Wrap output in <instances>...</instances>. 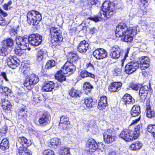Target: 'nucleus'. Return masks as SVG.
<instances>
[{
	"instance_id": "nucleus-57",
	"label": "nucleus",
	"mask_w": 155,
	"mask_h": 155,
	"mask_svg": "<svg viewBox=\"0 0 155 155\" xmlns=\"http://www.w3.org/2000/svg\"><path fill=\"white\" fill-rule=\"evenodd\" d=\"M129 48H128L127 50H126V52L125 53L124 58L122 59L121 60V62L122 63L121 65H122V66H123L124 62V61L125 60V59H126L127 57H128V54L129 53Z\"/></svg>"
},
{
	"instance_id": "nucleus-6",
	"label": "nucleus",
	"mask_w": 155,
	"mask_h": 155,
	"mask_svg": "<svg viewBox=\"0 0 155 155\" xmlns=\"http://www.w3.org/2000/svg\"><path fill=\"white\" fill-rule=\"evenodd\" d=\"M16 43L19 48L23 50L28 49L29 50L30 48H28L29 45V38L24 36H17L15 38Z\"/></svg>"
},
{
	"instance_id": "nucleus-54",
	"label": "nucleus",
	"mask_w": 155,
	"mask_h": 155,
	"mask_svg": "<svg viewBox=\"0 0 155 155\" xmlns=\"http://www.w3.org/2000/svg\"><path fill=\"white\" fill-rule=\"evenodd\" d=\"M19 48H16L15 49L14 51L15 54L19 56L21 55L23 53V49Z\"/></svg>"
},
{
	"instance_id": "nucleus-29",
	"label": "nucleus",
	"mask_w": 155,
	"mask_h": 155,
	"mask_svg": "<svg viewBox=\"0 0 155 155\" xmlns=\"http://www.w3.org/2000/svg\"><path fill=\"white\" fill-rule=\"evenodd\" d=\"M134 131H133V134L135 139H137L143 132V127L142 124L140 123L137 125L134 128Z\"/></svg>"
},
{
	"instance_id": "nucleus-62",
	"label": "nucleus",
	"mask_w": 155,
	"mask_h": 155,
	"mask_svg": "<svg viewBox=\"0 0 155 155\" xmlns=\"http://www.w3.org/2000/svg\"><path fill=\"white\" fill-rule=\"evenodd\" d=\"M1 75L3 77V79L6 81H8V80L7 78V76L6 73L4 72H2L1 73Z\"/></svg>"
},
{
	"instance_id": "nucleus-37",
	"label": "nucleus",
	"mask_w": 155,
	"mask_h": 155,
	"mask_svg": "<svg viewBox=\"0 0 155 155\" xmlns=\"http://www.w3.org/2000/svg\"><path fill=\"white\" fill-rule=\"evenodd\" d=\"M147 117L151 118L155 117V111L152 110L150 108V105H148L146 107Z\"/></svg>"
},
{
	"instance_id": "nucleus-47",
	"label": "nucleus",
	"mask_w": 155,
	"mask_h": 155,
	"mask_svg": "<svg viewBox=\"0 0 155 155\" xmlns=\"http://www.w3.org/2000/svg\"><path fill=\"white\" fill-rule=\"evenodd\" d=\"M25 69V68L23 69V75L26 78L28 77L29 75V74H31L30 73L31 71L29 68L27 67L26 69Z\"/></svg>"
},
{
	"instance_id": "nucleus-8",
	"label": "nucleus",
	"mask_w": 155,
	"mask_h": 155,
	"mask_svg": "<svg viewBox=\"0 0 155 155\" xmlns=\"http://www.w3.org/2000/svg\"><path fill=\"white\" fill-rule=\"evenodd\" d=\"M28 38L29 44L33 46L39 45L42 42V36L38 34H31Z\"/></svg>"
},
{
	"instance_id": "nucleus-56",
	"label": "nucleus",
	"mask_w": 155,
	"mask_h": 155,
	"mask_svg": "<svg viewBox=\"0 0 155 155\" xmlns=\"http://www.w3.org/2000/svg\"><path fill=\"white\" fill-rule=\"evenodd\" d=\"M80 75L83 78L87 77L88 76L89 72L86 70L82 71L80 72Z\"/></svg>"
},
{
	"instance_id": "nucleus-9",
	"label": "nucleus",
	"mask_w": 155,
	"mask_h": 155,
	"mask_svg": "<svg viewBox=\"0 0 155 155\" xmlns=\"http://www.w3.org/2000/svg\"><path fill=\"white\" fill-rule=\"evenodd\" d=\"M51 118L50 114L48 112H44L38 120L39 126L45 127L50 122Z\"/></svg>"
},
{
	"instance_id": "nucleus-53",
	"label": "nucleus",
	"mask_w": 155,
	"mask_h": 155,
	"mask_svg": "<svg viewBox=\"0 0 155 155\" xmlns=\"http://www.w3.org/2000/svg\"><path fill=\"white\" fill-rule=\"evenodd\" d=\"M43 153L44 155H55L54 151L50 150H44Z\"/></svg>"
},
{
	"instance_id": "nucleus-17",
	"label": "nucleus",
	"mask_w": 155,
	"mask_h": 155,
	"mask_svg": "<svg viewBox=\"0 0 155 155\" xmlns=\"http://www.w3.org/2000/svg\"><path fill=\"white\" fill-rule=\"evenodd\" d=\"M58 38H56L54 35L51 36V42L52 43V48H55L57 49L59 48L61 42L63 40L62 35H59Z\"/></svg>"
},
{
	"instance_id": "nucleus-23",
	"label": "nucleus",
	"mask_w": 155,
	"mask_h": 155,
	"mask_svg": "<svg viewBox=\"0 0 155 155\" xmlns=\"http://www.w3.org/2000/svg\"><path fill=\"white\" fill-rule=\"evenodd\" d=\"M122 85V84L120 82H114L111 83L108 89L110 91L114 92L119 91Z\"/></svg>"
},
{
	"instance_id": "nucleus-41",
	"label": "nucleus",
	"mask_w": 155,
	"mask_h": 155,
	"mask_svg": "<svg viewBox=\"0 0 155 155\" xmlns=\"http://www.w3.org/2000/svg\"><path fill=\"white\" fill-rule=\"evenodd\" d=\"M69 148L65 146L60 147L59 153L61 155H70Z\"/></svg>"
},
{
	"instance_id": "nucleus-50",
	"label": "nucleus",
	"mask_w": 155,
	"mask_h": 155,
	"mask_svg": "<svg viewBox=\"0 0 155 155\" xmlns=\"http://www.w3.org/2000/svg\"><path fill=\"white\" fill-rule=\"evenodd\" d=\"M122 70L121 68L116 67L114 69V74L116 76H120L121 75Z\"/></svg>"
},
{
	"instance_id": "nucleus-43",
	"label": "nucleus",
	"mask_w": 155,
	"mask_h": 155,
	"mask_svg": "<svg viewBox=\"0 0 155 155\" xmlns=\"http://www.w3.org/2000/svg\"><path fill=\"white\" fill-rule=\"evenodd\" d=\"M147 130L148 132L151 133L153 135V137H155V125H149L147 128Z\"/></svg>"
},
{
	"instance_id": "nucleus-64",
	"label": "nucleus",
	"mask_w": 155,
	"mask_h": 155,
	"mask_svg": "<svg viewBox=\"0 0 155 155\" xmlns=\"http://www.w3.org/2000/svg\"><path fill=\"white\" fill-rule=\"evenodd\" d=\"M7 128L6 127H3L1 130V133L4 134H5L7 132Z\"/></svg>"
},
{
	"instance_id": "nucleus-63",
	"label": "nucleus",
	"mask_w": 155,
	"mask_h": 155,
	"mask_svg": "<svg viewBox=\"0 0 155 155\" xmlns=\"http://www.w3.org/2000/svg\"><path fill=\"white\" fill-rule=\"evenodd\" d=\"M148 0H141V3L143 4V6L145 8L148 5Z\"/></svg>"
},
{
	"instance_id": "nucleus-44",
	"label": "nucleus",
	"mask_w": 155,
	"mask_h": 155,
	"mask_svg": "<svg viewBox=\"0 0 155 155\" xmlns=\"http://www.w3.org/2000/svg\"><path fill=\"white\" fill-rule=\"evenodd\" d=\"M141 84H136L134 83H130V87L133 90L137 91L140 89Z\"/></svg>"
},
{
	"instance_id": "nucleus-30",
	"label": "nucleus",
	"mask_w": 155,
	"mask_h": 155,
	"mask_svg": "<svg viewBox=\"0 0 155 155\" xmlns=\"http://www.w3.org/2000/svg\"><path fill=\"white\" fill-rule=\"evenodd\" d=\"M140 113V107L139 106L134 105L132 107L130 111L131 116L133 117L138 116Z\"/></svg>"
},
{
	"instance_id": "nucleus-61",
	"label": "nucleus",
	"mask_w": 155,
	"mask_h": 155,
	"mask_svg": "<svg viewBox=\"0 0 155 155\" xmlns=\"http://www.w3.org/2000/svg\"><path fill=\"white\" fill-rule=\"evenodd\" d=\"M97 31V29L94 27L91 28L90 29L89 32L90 34H93Z\"/></svg>"
},
{
	"instance_id": "nucleus-13",
	"label": "nucleus",
	"mask_w": 155,
	"mask_h": 155,
	"mask_svg": "<svg viewBox=\"0 0 155 155\" xmlns=\"http://www.w3.org/2000/svg\"><path fill=\"white\" fill-rule=\"evenodd\" d=\"M149 89L148 86L145 85L143 86L141 85L139 91L140 102H144L148 92Z\"/></svg>"
},
{
	"instance_id": "nucleus-22",
	"label": "nucleus",
	"mask_w": 155,
	"mask_h": 155,
	"mask_svg": "<svg viewBox=\"0 0 155 155\" xmlns=\"http://www.w3.org/2000/svg\"><path fill=\"white\" fill-rule=\"evenodd\" d=\"M54 84L53 81H47L44 83L42 90L44 91H51L54 88Z\"/></svg>"
},
{
	"instance_id": "nucleus-28",
	"label": "nucleus",
	"mask_w": 155,
	"mask_h": 155,
	"mask_svg": "<svg viewBox=\"0 0 155 155\" xmlns=\"http://www.w3.org/2000/svg\"><path fill=\"white\" fill-rule=\"evenodd\" d=\"M19 143L21 145V146L28 147L30 146L32 143L30 140H28L24 137H19L18 139Z\"/></svg>"
},
{
	"instance_id": "nucleus-48",
	"label": "nucleus",
	"mask_w": 155,
	"mask_h": 155,
	"mask_svg": "<svg viewBox=\"0 0 155 155\" xmlns=\"http://www.w3.org/2000/svg\"><path fill=\"white\" fill-rule=\"evenodd\" d=\"M88 3H90L91 5H95L97 7L101 6V3L98 0H88Z\"/></svg>"
},
{
	"instance_id": "nucleus-51",
	"label": "nucleus",
	"mask_w": 155,
	"mask_h": 155,
	"mask_svg": "<svg viewBox=\"0 0 155 155\" xmlns=\"http://www.w3.org/2000/svg\"><path fill=\"white\" fill-rule=\"evenodd\" d=\"M25 107H23L20 108L19 109V115L21 116H22L23 117H24L26 114V111L25 110Z\"/></svg>"
},
{
	"instance_id": "nucleus-32",
	"label": "nucleus",
	"mask_w": 155,
	"mask_h": 155,
	"mask_svg": "<svg viewBox=\"0 0 155 155\" xmlns=\"http://www.w3.org/2000/svg\"><path fill=\"white\" fill-rule=\"evenodd\" d=\"M9 147V142L7 139H3L0 144V148L2 150L5 151Z\"/></svg>"
},
{
	"instance_id": "nucleus-1",
	"label": "nucleus",
	"mask_w": 155,
	"mask_h": 155,
	"mask_svg": "<svg viewBox=\"0 0 155 155\" xmlns=\"http://www.w3.org/2000/svg\"><path fill=\"white\" fill-rule=\"evenodd\" d=\"M137 27L131 26L128 28L125 23H120L116 27V36L118 37L124 36V41L126 42H130L133 40V36L137 33Z\"/></svg>"
},
{
	"instance_id": "nucleus-39",
	"label": "nucleus",
	"mask_w": 155,
	"mask_h": 155,
	"mask_svg": "<svg viewBox=\"0 0 155 155\" xmlns=\"http://www.w3.org/2000/svg\"><path fill=\"white\" fill-rule=\"evenodd\" d=\"M50 33L51 36L55 35L56 34H62L61 31L57 27H52L50 29Z\"/></svg>"
},
{
	"instance_id": "nucleus-2",
	"label": "nucleus",
	"mask_w": 155,
	"mask_h": 155,
	"mask_svg": "<svg viewBox=\"0 0 155 155\" xmlns=\"http://www.w3.org/2000/svg\"><path fill=\"white\" fill-rule=\"evenodd\" d=\"M115 4L109 1H106L102 4V8L98 15L91 17V20L95 22L99 21L100 19H103L106 17L107 19L110 18L115 13Z\"/></svg>"
},
{
	"instance_id": "nucleus-5",
	"label": "nucleus",
	"mask_w": 155,
	"mask_h": 155,
	"mask_svg": "<svg viewBox=\"0 0 155 155\" xmlns=\"http://www.w3.org/2000/svg\"><path fill=\"white\" fill-rule=\"evenodd\" d=\"M39 81L38 76L31 73V74L25 78L24 83V86L28 90H31Z\"/></svg>"
},
{
	"instance_id": "nucleus-45",
	"label": "nucleus",
	"mask_w": 155,
	"mask_h": 155,
	"mask_svg": "<svg viewBox=\"0 0 155 155\" xmlns=\"http://www.w3.org/2000/svg\"><path fill=\"white\" fill-rule=\"evenodd\" d=\"M24 146H21L18 149V152L20 155H22L25 152H26L29 150H28L27 147Z\"/></svg>"
},
{
	"instance_id": "nucleus-34",
	"label": "nucleus",
	"mask_w": 155,
	"mask_h": 155,
	"mask_svg": "<svg viewBox=\"0 0 155 155\" xmlns=\"http://www.w3.org/2000/svg\"><path fill=\"white\" fill-rule=\"evenodd\" d=\"M142 146L143 144L140 142L136 141L133 142L130 145V148L134 150H137L140 149L142 147Z\"/></svg>"
},
{
	"instance_id": "nucleus-59",
	"label": "nucleus",
	"mask_w": 155,
	"mask_h": 155,
	"mask_svg": "<svg viewBox=\"0 0 155 155\" xmlns=\"http://www.w3.org/2000/svg\"><path fill=\"white\" fill-rule=\"evenodd\" d=\"M78 29L79 30V31H85L86 32L87 30V27L86 26H84L82 25H80L78 27Z\"/></svg>"
},
{
	"instance_id": "nucleus-18",
	"label": "nucleus",
	"mask_w": 155,
	"mask_h": 155,
	"mask_svg": "<svg viewBox=\"0 0 155 155\" xmlns=\"http://www.w3.org/2000/svg\"><path fill=\"white\" fill-rule=\"evenodd\" d=\"M110 56L112 58L117 59L120 56V49L117 45H115L112 47L110 50Z\"/></svg>"
},
{
	"instance_id": "nucleus-33",
	"label": "nucleus",
	"mask_w": 155,
	"mask_h": 155,
	"mask_svg": "<svg viewBox=\"0 0 155 155\" xmlns=\"http://www.w3.org/2000/svg\"><path fill=\"white\" fill-rule=\"evenodd\" d=\"M69 59H70L69 62H70L72 63H74L75 64L78 61V56L76 53H74L73 52H70L69 54Z\"/></svg>"
},
{
	"instance_id": "nucleus-52",
	"label": "nucleus",
	"mask_w": 155,
	"mask_h": 155,
	"mask_svg": "<svg viewBox=\"0 0 155 155\" xmlns=\"http://www.w3.org/2000/svg\"><path fill=\"white\" fill-rule=\"evenodd\" d=\"M45 59V57H43L42 56H40V55L37 54V60L39 63H41V64L43 63L44 60Z\"/></svg>"
},
{
	"instance_id": "nucleus-12",
	"label": "nucleus",
	"mask_w": 155,
	"mask_h": 155,
	"mask_svg": "<svg viewBox=\"0 0 155 155\" xmlns=\"http://www.w3.org/2000/svg\"><path fill=\"white\" fill-rule=\"evenodd\" d=\"M70 123L69 118L67 116L63 115L60 117L59 128L63 130L68 129Z\"/></svg>"
},
{
	"instance_id": "nucleus-31",
	"label": "nucleus",
	"mask_w": 155,
	"mask_h": 155,
	"mask_svg": "<svg viewBox=\"0 0 155 155\" xmlns=\"http://www.w3.org/2000/svg\"><path fill=\"white\" fill-rule=\"evenodd\" d=\"M69 94L71 97L75 98L76 97H80L81 95V92L80 90L73 88L69 91Z\"/></svg>"
},
{
	"instance_id": "nucleus-10",
	"label": "nucleus",
	"mask_w": 155,
	"mask_h": 155,
	"mask_svg": "<svg viewBox=\"0 0 155 155\" xmlns=\"http://www.w3.org/2000/svg\"><path fill=\"white\" fill-rule=\"evenodd\" d=\"M139 67L138 61H131L125 66V72L128 74H130L135 71Z\"/></svg>"
},
{
	"instance_id": "nucleus-26",
	"label": "nucleus",
	"mask_w": 155,
	"mask_h": 155,
	"mask_svg": "<svg viewBox=\"0 0 155 155\" xmlns=\"http://www.w3.org/2000/svg\"><path fill=\"white\" fill-rule=\"evenodd\" d=\"M3 45L12 50L14 45V40L11 38H7L3 41Z\"/></svg>"
},
{
	"instance_id": "nucleus-7",
	"label": "nucleus",
	"mask_w": 155,
	"mask_h": 155,
	"mask_svg": "<svg viewBox=\"0 0 155 155\" xmlns=\"http://www.w3.org/2000/svg\"><path fill=\"white\" fill-rule=\"evenodd\" d=\"M104 141L106 143H110L115 140V136L112 129L105 130L103 133Z\"/></svg>"
},
{
	"instance_id": "nucleus-15",
	"label": "nucleus",
	"mask_w": 155,
	"mask_h": 155,
	"mask_svg": "<svg viewBox=\"0 0 155 155\" xmlns=\"http://www.w3.org/2000/svg\"><path fill=\"white\" fill-rule=\"evenodd\" d=\"M93 55L97 59H103L107 56V53L105 49L98 48L93 52Z\"/></svg>"
},
{
	"instance_id": "nucleus-60",
	"label": "nucleus",
	"mask_w": 155,
	"mask_h": 155,
	"mask_svg": "<svg viewBox=\"0 0 155 155\" xmlns=\"http://www.w3.org/2000/svg\"><path fill=\"white\" fill-rule=\"evenodd\" d=\"M6 24L5 21L0 15V25L5 26Z\"/></svg>"
},
{
	"instance_id": "nucleus-58",
	"label": "nucleus",
	"mask_w": 155,
	"mask_h": 155,
	"mask_svg": "<svg viewBox=\"0 0 155 155\" xmlns=\"http://www.w3.org/2000/svg\"><path fill=\"white\" fill-rule=\"evenodd\" d=\"M20 94L18 93V94H17L16 96L15 97L14 100L17 103H19L20 101L21 100V94Z\"/></svg>"
},
{
	"instance_id": "nucleus-36",
	"label": "nucleus",
	"mask_w": 155,
	"mask_h": 155,
	"mask_svg": "<svg viewBox=\"0 0 155 155\" xmlns=\"http://www.w3.org/2000/svg\"><path fill=\"white\" fill-rule=\"evenodd\" d=\"M93 88V86L89 82H86L84 84L83 89L86 94L90 93Z\"/></svg>"
},
{
	"instance_id": "nucleus-40",
	"label": "nucleus",
	"mask_w": 155,
	"mask_h": 155,
	"mask_svg": "<svg viewBox=\"0 0 155 155\" xmlns=\"http://www.w3.org/2000/svg\"><path fill=\"white\" fill-rule=\"evenodd\" d=\"M11 50L9 48L4 46L0 48V55L3 56H6L10 52Z\"/></svg>"
},
{
	"instance_id": "nucleus-19",
	"label": "nucleus",
	"mask_w": 155,
	"mask_h": 155,
	"mask_svg": "<svg viewBox=\"0 0 155 155\" xmlns=\"http://www.w3.org/2000/svg\"><path fill=\"white\" fill-rule=\"evenodd\" d=\"M139 61L140 62L139 66H140V69L142 70H145L149 67L150 59L148 57H142L139 58Z\"/></svg>"
},
{
	"instance_id": "nucleus-14",
	"label": "nucleus",
	"mask_w": 155,
	"mask_h": 155,
	"mask_svg": "<svg viewBox=\"0 0 155 155\" xmlns=\"http://www.w3.org/2000/svg\"><path fill=\"white\" fill-rule=\"evenodd\" d=\"M86 146L87 147L89 148L88 150L90 152H94L96 150H100L97 142L93 139H89L87 141Z\"/></svg>"
},
{
	"instance_id": "nucleus-24",
	"label": "nucleus",
	"mask_w": 155,
	"mask_h": 155,
	"mask_svg": "<svg viewBox=\"0 0 155 155\" xmlns=\"http://www.w3.org/2000/svg\"><path fill=\"white\" fill-rule=\"evenodd\" d=\"M107 105V98L106 96H102L100 97L98 104V108L100 110H103Z\"/></svg>"
},
{
	"instance_id": "nucleus-46",
	"label": "nucleus",
	"mask_w": 155,
	"mask_h": 155,
	"mask_svg": "<svg viewBox=\"0 0 155 155\" xmlns=\"http://www.w3.org/2000/svg\"><path fill=\"white\" fill-rule=\"evenodd\" d=\"M7 103L2 105V107L4 110H9L12 107V106L11 104L8 101H7Z\"/></svg>"
},
{
	"instance_id": "nucleus-35",
	"label": "nucleus",
	"mask_w": 155,
	"mask_h": 155,
	"mask_svg": "<svg viewBox=\"0 0 155 155\" xmlns=\"http://www.w3.org/2000/svg\"><path fill=\"white\" fill-rule=\"evenodd\" d=\"M45 96L42 94H40L39 95H36L34 97L33 101V103H40L41 101H44L45 99Z\"/></svg>"
},
{
	"instance_id": "nucleus-4",
	"label": "nucleus",
	"mask_w": 155,
	"mask_h": 155,
	"mask_svg": "<svg viewBox=\"0 0 155 155\" xmlns=\"http://www.w3.org/2000/svg\"><path fill=\"white\" fill-rule=\"evenodd\" d=\"M27 18L28 23L33 26L38 25L42 19L41 14L38 11L33 10L28 12Z\"/></svg>"
},
{
	"instance_id": "nucleus-3",
	"label": "nucleus",
	"mask_w": 155,
	"mask_h": 155,
	"mask_svg": "<svg viewBox=\"0 0 155 155\" xmlns=\"http://www.w3.org/2000/svg\"><path fill=\"white\" fill-rule=\"evenodd\" d=\"M76 70V66L74 63L67 61L61 68L60 71H58L55 75L56 79L61 83L66 81L65 77L72 74Z\"/></svg>"
},
{
	"instance_id": "nucleus-11",
	"label": "nucleus",
	"mask_w": 155,
	"mask_h": 155,
	"mask_svg": "<svg viewBox=\"0 0 155 155\" xmlns=\"http://www.w3.org/2000/svg\"><path fill=\"white\" fill-rule=\"evenodd\" d=\"M119 136L120 138L127 141H130L136 139H135L133 131L129 129L124 130L121 131L119 135Z\"/></svg>"
},
{
	"instance_id": "nucleus-27",
	"label": "nucleus",
	"mask_w": 155,
	"mask_h": 155,
	"mask_svg": "<svg viewBox=\"0 0 155 155\" xmlns=\"http://www.w3.org/2000/svg\"><path fill=\"white\" fill-rule=\"evenodd\" d=\"M122 101L125 104H130L134 103L135 100L129 94H126L122 99Z\"/></svg>"
},
{
	"instance_id": "nucleus-38",
	"label": "nucleus",
	"mask_w": 155,
	"mask_h": 155,
	"mask_svg": "<svg viewBox=\"0 0 155 155\" xmlns=\"http://www.w3.org/2000/svg\"><path fill=\"white\" fill-rule=\"evenodd\" d=\"M0 88L2 89L3 95L7 96H11L12 92L11 89L6 87L2 86Z\"/></svg>"
},
{
	"instance_id": "nucleus-21",
	"label": "nucleus",
	"mask_w": 155,
	"mask_h": 155,
	"mask_svg": "<svg viewBox=\"0 0 155 155\" xmlns=\"http://www.w3.org/2000/svg\"><path fill=\"white\" fill-rule=\"evenodd\" d=\"M61 144V140L57 137H54L51 140L48 146L51 149H56L59 147Z\"/></svg>"
},
{
	"instance_id": "nucleus-42",
	"label": "nucleus",
	"mask_w": 155,
	"mask_h": 155,
	"mask_svg": "<svg viewBox=\"0 0 155 155\" xmlns=\"http://www.w3.org/2000/svg\"><path fill=\"white\" fill-rule=\"evenodd\" d=\"M55 65V62L53 60H50L48 61L45 66V68L48 69L54 67Z\"/></svg>"
},
{
	"instance_id": "nucleus-49",
	"label": "nucleus",
	"mask_w": 155,
	"mask_h": 155,
	"mask_svg": "<svg viewBox=\"0 0 155 155\" xmlns=\"http://www.w3.org/2000/svg\"><path fill=\"white\" fill-rule=\"evenodd\" d=\"M37 54L42 56L43 57L45 58L47 55V52L45 49H41L38 51Z\"/></svg>"
},
{
	"instance_id": "nucleus-55",
	"label": "nucleus",
	"mask_w": 155,
	"mask_h": 155,
	"mask_svg": "<svg viewBox=\"0 0 155 155\" xmlns=\"http://www.w3.org/2000/svg\"><path fill=\"white\" fill-rule=\"evenodd\" d=\"M9 34L12 37L15 36L17 33V30H16L14 27L11 28L9 31Z\"/></svg>"
},
{
	"instance_id": "nucleus-16",
	"label": "nucleus",
	"mask_w": 155,
	"mask_h": 155,
	"mask_svg": "<svg viewBox=\"0 0 155 155\" xmlns=\"http://www.w3.org/2000/svg\"><path fill=\"white\" fill-rule=\"evenodd\" d=\"M18 61V60L15 56L9 57L7 59L8 65L13 69H15L19 65Z\"/></svg>"
},
{
	"instance_id": "nucleus-20",
	"label": "nucleus",
	"mask_w": 155,
	"mask_h": 155,
	"mask_svg": "<svg viewBox=\"0 0 155 155\" xmlns=\"http://www.w3.org/2000/svg\"><path fill=\"white\" fill-rule=\"evenodd\" d=\"M89 48V44L85 40L81 41L77 47L78 51L83 54H84Z\"/></svg>"
},
{
	"instance_id": "nucleus-25",
	"label": "nucleus",
	"mask_w": 155,
	"mask_h": 155,
	"mask_svg": "<svg viewBox=\"0 0 155 155\" xmlns=\"http://www.w3.org/2000/svg\"><path fill=\"white\" fill-rule=\"evenodd\" d=\"M96 101L94 100L92 97L87 98L84 100V108L90 109L94 107L96 104Z\"/></svg>"
}]
</instances>
